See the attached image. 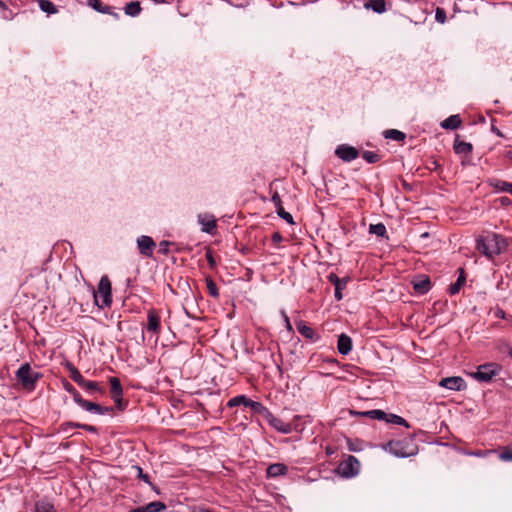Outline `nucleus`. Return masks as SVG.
Instances as JSON below:
<instances>
[{
	"mask_svg": "<svg viewBox=\"0 0 512 512\" xmlns=\"http://www.w3.org/2000/svg\"><path fill=\"white\" fill-rule=\"evenodd\" d=\"M508 243L502 235L492 233L485 238L477 239L476 248L489 259L501 254L507 249Z\"/></svg>",
	"mask_w": 512,
	"mask_h": 512,
	"instance_id": "nucleus-1",
	"label": "nucleus"
},
{
	"mask_svg": "<svg viewBox=\"0 0 512 512\" xmlns=\"http://www.w3.org/2000/svg\"><path fill=\"white\" fill-rule=\"evenodd\" d=\"M386 450L397 457H411L417 454L418 446L413 437H406L401 440H391L387 443Z\"/></svg>",
	"mask_w": 512,
	"mask_h": 512,
	"instance_id": "nucleus-2",
	"label": "nucleus"
},
{
	"mask_svg": "<svg viewBox=\"0 0 512 512\" xmlns=\"http://www.w3.org/2000/svg\"><path fill=\"white\" fill-rule=\"evenodd\" d=\"M95 305L100 308H109L112 304V286L107 275H103L97 286V290L93 291Z\"/></svg>",
	"mask_w": 512,
	"mask_h": 512,
	"instance_id": "nucleus-3",
	"label": "nucleus"
},
{
	"mask_svg": "<svg viewBox=\"0 0 512 512\" xmlns=\"http://www.w3.org/2000/svg\"><path fill=\"white\" fill-rule=\"evenodd\" d=\"M502 365L496 362H488L477 367L475 372L469 375L478 382L489 383L502 371Z\"/></svg>",
	"mask_w": 512,
	"mask_h": 512,
	"instance_id": "nucleus-4",
	"label": "nucleus"
},
{
	"mask_svg": "<svg viewBox=\"0 0 512 512\" xmlns=\"http://www.w3.org/2000/svg\"><path fill=\"white\" fill-rule=\"evenodd\" d=\"M41 378L39 372H34L29 363H25L16 371V379L26 390H34L36 382Z\"/></svg>",
	"mask_w": 512,
	"mask_h": 512,
	"instance_id": "nucleus-5",
	"label": "nucleus"
},
{
	"mask_svg": "<svg viewBox=\"0 0 512 512\" xmlns=\"http://www.w3.org/2000/svg\"><path fill=\"white\" fill-rule=\"evenodd\" d=\"M360 470V462L353 455H348L344 460H342L337 468L336 472L340 476L344 478H351L356 476Z\"/></svg>",
	"mask_w": 512,
	"mask_h": 512,
	"instance_id": "nucleus-6",
	"label": "nucleus"
},
{
	"mask_svg": "<svg viewBox=\"0 0 512 512\" xmlns=\"http://www.w3.org/2000/svg\"><path fill=\"white\" fill-rule=\"evenodd\" d=\"M335 154L344 162H351L359 157V151L355 147L346 144L337 146Z\"/></svg>",
	"mask_w": 512,
	"mask_h": 512,
	"instance_id": "nucleus-7",
	"label": "nucleus"
},
{
	"mask_svg": "<svg viewBox=\"0 0 512 512\" xmlns=\"http://www.w3.org/2000/svg\"><path fill=\"white\" fill-rule=\"evenodd\" d=\"M439 385L443 388L453 390V391H461L466 389V382L460 376H452L446 377L440 380Z\"/></svg>",
	"mask_w": 512,
	"mask_h": 512,
	"instance_id": "nucleus-8",
	"label": "nucleus"
},
{
	"mask_svg": "<svg viewBox=\"0 0 512 512\" xmlns=\"http://www.w3.org/2000/svg\"><path fill=\"white\" fill-rule=\"evenodd\" d=\"M139 252L145 257H152L156 244L150 236L142 235L137 239Z\"/></svg>",
	"mask_w": 512,
	"mask_h": 512,
	"instance_id": "nucleus-9",
	"label": "nucleus"
},
{
	"mask_svg": "<svg viewBox=\"0 0 512 512\" xmlns=\"http://www.w3.org/2000/svg\"><path fill=\"white\" fill-rule=\"evenodd\" d=\"M147 330L152 332L153 334L158 335L161 330L160 325V315L158 311L154 308H151L147 312Z\"/></svg>",
	"mask_w": 512,
	"mask_h": 512,
	"instance_id": "nucleus-10",
	"label": "nucleus"
},
{
	"mask_svg": "<svg viewBox=\"0 0 512 512\" xmlns=\"http://www.w3.org/2000/svg\"><path fill=\"white\" fill-rule=\"evenodd\" d=\"M296 327L298 332L309 341L317 342L320 339V335L312 327L307 325L305 321L300 320L296 322Z\"/></svg>",
	"mask_w": 512,
	"mask_h": 512,
	"instance_id": "nucleus-11",
	"label": "nucleus"
},
{
	"mask_svg": "<svg viewBox=\"0 0 512 512\" xmlns=\"http://www.w3.org/2000/svg\"><path fill=\"white\" fill-rule=\"evenodd\" d=\"M453 150L456 154L462 155L465 158H468L473 151V146L469 142L460 140L459 135L456 134L454 144H453Z\"/></svg>",
	"mask_w": 512,
	"mask_h": 512,
	"instance_id": "nucleus-12",
	"label": "nucleus"
},
{
	"mask_svg": "<svg viewBox=\"0 0 512 512\" xmlns=\"http://www.w3.org/2000/svg\"><path fill=\"white\" fill-rule=\"evenodd\" d=\"M77 404L80 405L86 411L94 412L101 415L113 412V407H103L100 404L90 402L83 398H81V400Z\"/></svg>",
	"mask_w": 512,
	"mask_h": 512,
	"instance_id": "nucleus-13",
	"label": "nucleus"
},
{
	"mask_svg": "<svg viewBox=\"0 0 512 512\" xmlns=\"http://www.w3.org/2000/svg\"><path fill=\"white\" fill-rule=\"evenodd\" d=\"M198 222L202 225V231L213 234L216 230V219L211 214H199Z\"/></svg>",
	"mask_w": 512,
	"mask_h": 512,
	"instance_id": "nucleus-14",
	"label": "nucleus"
},
{
	"mask_svg": "<svg viewBox=\"0 0 512 512\" xmlns=\"http://www.w3.org/2000/svg\"><path fill=\"white\" fill-rule=\"evenodd\" d=\"M413 289L418 294H426L431 289V282L428 276L422 275L412 281Z\"/></svg>",
	"mask_w": 512,
	"mask_h": 512,
	"instance_id": "nucleus-15",
	"label": "nucleus"
},
{
	"mask_svg": "<svg viewBox=\"0 0 512 512\" xmlns=\"http://www.w3.org/2000/svg\"><path fill=\"white\" fill-rule=\"evenodd\" d=\"M87 3L90 7L99 13L112 15L116 19L119 18V14L114 12V7L103 5L100 0H87Z\"/></svg>",
	"mask_w": 512,
	"mask_h": 512,
	"instance_id": "nucleus-16",
	"label": "nucleus"
},
{
	"mask_svg": "<svg viewBox=\"0 0 512 512\" xmlns=\"http://www.w3.org/2000/svg\"><path fill=\"white\" fill-rule=\"evenodd\" d=\"M337 349L341 355L349 354L352 350V339L344 333L339 335Z\"/></svg>",
	"mask_w": 512,
	"mask_h": 512,
	"instance_id": "nucleus-17",
	"label": "nucleus"
},
{
	"mask_svg": "<svg viewBox=\"0 0 512 512\" xmlns=\"http://www.w3.org/2000/svg\"><path fill=\"white\" fill-rule=\"evenodd\" d=\"M288 468L283 463H274L267 467L266 475L268 478H275L286 475Z\"/></svg>",
	"mask_w": 512,
	"mask_h": 512,
	"instance_id": "nucleus-18",
	"label": "nucleus"
},
{
	"mask_svg": "<svg viewBox=\"0 0 512 512\" xmlns=\"http://www.w3.org/2000/svg\"><path fill=\"white\" fill-rule=\"evenodd\" d=\"M166 509V505L161 501H153L146 506L138 507L129 512H161Z\"/></svg>",
	"mask_w": 512,
	"mask_h": 512,
	"instance_id": "nucleus-19",
	"label": "nucleus"
},
{
	"mask_svg": "<svg viewBox=\"0 0 512 512\" xmlns=\"http://www.w3.org/2000/svg\"><path fill=\"white\" fill-rule=\"evenodd\" d=\"M462 125V120L458 114L451 115L441 122V127L447 130L458 129Z\"/></svg>",
	"mask_w": 512,
	"mask_h": 512,
	"instance_id": "nucleus-20",
	"label": "nucleus"
},
{
	"mask_svg": "<svg viewBox=\"0 0 512 512\" xmlns=\"http://www.w3.org/2000/svg\"><path fill=\"white\" fill-rule=\"evenodd\" d=\"M458 278L456 280V282L452 283L450 286H449V293L450 295H456L461 287L464 285L465 281H466V275H465V271L463 268H459L458 269Z\"/></svg>",
	"mask_w": 512,
	"mask_h": 512,
	"instance_id": "nucleus-21",
	"label": "nucleus"
},
{
	"mask_svg": "<svg viewBox=\"0 0 512 512\" xmlns=\"http://www.w3.org/2000/svg\"><path fill=\"white\" fill-rule=\"evenodd\" d=\"M350 413L353 415L368 417V418L377 419V420H381L386 417V413L380 409H374V410L362 411V412L350 411Z\"/></svg>",
	"mask_w": 512,
	"mask_h": 512,
	"instance_id": "nucleus-22",
	"label": "nucleus"
},
{
	"mask_svg": "<svg viewBox=\"0 0 512 512\" xmlns=\"http://www.w3.org/2000/svg\"><path fill=\"white\" fill-rule=\"evenodd\" d=\"M269 424L281 433L287 434L291 432V425L283 422L280 418L271 416Z\"/></svg>",
	"mask_w": 512,
	"mask_h": 512,
	"instance_id": "nucleus-23",
	"label": "nucleus"
},
{
	"mask_svg": "<svg viewBox=\"0 0 512 512\" xmlns=\"http://www.w3.org/2000/svg\"><path fill=\"white\" fill-rule=\"evenodd\" d=\"M364 7L381 14L386 11V0H368L365 2Z\"/></svg>",
	"mask_w": 512,
	"mask_h": 512,
	"instance_id": "nucleus-24",
	"label": "nucleus"
},
{
	"mask_svg": "<svg viewBox=\"0 0 512 512\" xmlns=\"http://www.w3.org/2000/svg\"><path fill=\"white\" fill-rule=\"evenodd\" d=\"M68 428H79V429H83V430L91 432V433L98 432V429L95 426L77 423V422H66V423H63L61 426V429L63 431H67Z\"/></svg>",
	"mask_w": 512,
	"mask_h": 512,
	"instance_id": "nucleus-25",
	"label": "nucleus"
},
{
	"mask_svg": "<svg viewBox=\"0 0 512 512\" xmlns=\"http://www.w3.org/2000/svg\"><path fill=\"white\" fill-rule=\"evenodd\" d=\"M489 185L492 186L496 191L512 194V183L510 182L502 180H490Z\"/></svg>",
	"mask_w": 512,
	"mask_h": 512,
	"instance_id": "nucleus-26",
	"label": "nucleus"
},
{
	"mask_svg": "<svg viewBox=\"0 0 512 512\" xmlns=\"http://www.w3.org/2000/svg\"><path fill=\"white\" fill-rule=\"evenodd\" d=\"M65 367L70 373V378L80 386L85 378L81 375L79 370L71 362H66Z\"/></svg>",
	"mask_w": 512,
	"mask_h": 512,
	"instance_id": "nucleus-27",
	"label": "nucleus"
},
{
	"mask_svg": "<svg viewBox=\"0 0 512 512\" xmlns=\"http://www.w3.org/2000/svg\"><path fill=\"white\" fill-rule=\"evenodd\" d=\"M125 14L131 17L138 16L141 11V3L139 1H131L124 8Z\"/></svg>",
	"mask_w": 512,
	"mask_h": 512,
	"instance_id": "nucleus-28",
	"label": "nucleus"
},
{
	"mask_svg": "<svg viewBox=\"0 0 512 512\" xmlns=\"http://www.w3.org/2000/svg\"><path fill=\"white\" fill-rule=\"evenodd\" d=\"M109 383L111 397H119L120 395H123L122 385L117 377H110Z\"/></svg>",
	"mask_w": 512,
	"mask_h": 512,
	"instance_id": "nucleus-29",
	"label": "nucleus"
},
{
	"mask_svg": "<svg viewBox=\"0 0 512 512\" xmlns=\"http://www.w3.org/2000/svg\"><path fill=\"white\" fill-rule=\"evenodd\" d=\"M382 420L387 423L402 425L406 428H410V424L404 418H402L401 416H398L396 414H387L386 413V417Z\"/></svg>",
	"mask_w": 512,
	"mask_h": 512,
	"instance_id": "nucleus-30",
	"label": "nucleus"
},
{
	"mask_svg": "<svg viewBox=\"0 0 512 512\" xmlns=\"http://www.w3.org/2000/svg\"><path fill=\"white\" fill-rule=\"evenodd\" d=\"M80 386L90 393H93V392L103 393L104 392L103 388L96 381H89V380L84 379L83 383H81Z\"/></svg>",
	"mask_w": 512,
	"mask_h": 512,
	"instance_id": "nucleus-31",
	"label": "nucleus"
},
{
	"mask_svg": "<svg viewBox=\"0 0 512 512\" xmlns=\"http://www.w3.org/2000/svg\"><path fill=\"white\" fill-rule=\"evenodd\" d=\"M383 135L386 139H391L395 141H403L406 138L405 133L396 129H388L383 132Z\"/></svg>",
	"mask_w": 512,
	"mask_h": 512,
	"instance_id": "nucleus-32",
	"label": "nucleus"
},
{
	"mask_svg": "<svg viewBox=\"0 0 512 512\" xmlns=\"http://www.w3.org/2000/svg\"><path fill=\"white\" fill-rule=\"evenodd\" d=\"M369 233L375 234L379 237H387V230L383 223L370 224Z\"/></svg>",
	"mask_w": 512,
	"mask_h": 512,
	"instance_id": "nucleus-33",
	"label": "nucleus"
},
{
	"mask_svg": "<svg viewBox=\"0 0 512 512\" xmlns=\"http://www.w3.org/2000/svg\"><path fill=\"white\" fill-rule=\"evenodd\" d=\"M62 386L63 388L65 389V391H67L68 393H70L72 396H73V399L76 403H78L82 396L80 395V393L73 387V385L67 381V380H64L62 382Z\"/></svg>",
	"mask_w": 512,
	"mask_h": 512,
	"instance_id": "nucleus-34",
	"label": "nucleus"
},
{
	"mask_svg": "<svg viewBox=\"0 0 512 512\" xmlns=\"http://www.w3.org/2000/svg\"><path fill=\"white\" fill-rule=\"evenodd\" d=\"M39 6L42 11L48 14H54L57 12L56 6L49 0H38Z\"/></svg>",
	"mask_w": 512,
	"mask_h": 512,
	"instance_id": "nucleus-35",
	"label": "nucleus"
},
{
	"mask_svg": "<svg viewBox=\"0 0 512 512\" xmlns=\"http://www.w3.org/2000/svg\"><path fill=\"white\" fill-rule=\"evenodd\" d=\"M205 282H206V287H207V290H208V293L210 294V296L217 299L219 297V291H218L216 283L210 277H206Z\"/></svg>",
	"mask_w": 512,
	"mask_h": 512,
	"instance_id": "nucleus-36",
	"label": "nucleus"
},
{
	"mask_svg": "<svg viewBox=\"0 0 512 512\" xmlns=\"http://www.w3.org/2000/svg\"><path fill=\"white\" fill-rule=\"evenodd\" d=\"M348 281H349V278H346V277H345V278H342V279H341V282H340V283H338V284H336V285H335V293H334V296H335V299H336L337 301L342 300V298H343L342 290H344V289L346 288V285H347Z\"/></svg>",
	"mask_w": 512,
	"mask_h": 512,
	"instance_id": "nucleus-37",
	"label": "nucleus"
},
{
	"mask_svg": "<svg viewBox=\"0 0 512 512\" xmlns=\"http://www.w3.org/2000/svg\"><path fill=\"white\" fill-rule=\"evenodd\" d=\"M362 158L368 163H376L381 159V156L373 151H363Z\"/></svg>",
	"mask_w": 512,
	"mask_h": 512,
	"instance_id": "nucleus-38",
	"label": "nucleus"
},
{
	"mask_svg": "<svg viewBox=\"0 0 512 512\" xmlns=\"http://www.w3.org/2000/svg\"><path fill=\"white\" fill-rule=\"evenodd\" d=\"M35 512H55V508L48 502H37L35 504Z\"/></svg>",
	"mask_w": 512,
	"mask_h": 512,
	"instance_id": "nucleus-39",
	"label": "nucleus"
},
{
	"mask_svg": "<svg viewBox=\"0 0 512 512\" xmlns=\"http://www.w3.org/2000/svg\"><path fill=\"white\" fill-rule=\"evenodd\" d=\"M246 400H247V397L244 396V395L236 396L234 398H231L228 401L227 406L228 407H235V406H238L240 404L245 405Z\"/></svg>",
	"mask_w": 512,
	"mask_h": 512,
	"instance_id": "nucleus-40",
	"label": "nucleus"
},
{
	"mask_svg": "<svg viewBox=\"0 0 512 512\" xmlns=\"http://www.w3.org/2000/svg\"><path fill=\"white\" fill-rule=\"evenodd\" d=\"M276 213L278 214V216L280 218L285 220L287 223L294 224L292 215L289 212L285 211L283 207H281L280 209H277Z\"/></svg>",
	"mask_w": 512,
	"mask_h": 512,
	"instance_id": "nucleus-41",
	"label": "nucleus"
},
{
	"mask_svg": "<svg viewBox=\"0 0 512 512\" xmlns=\"http://www.w3.org/2000/svg\"><path fill=\"white\" fill-rule=\"evenodd\" d=\"M134 468L137 470V477L143 480L144 482L148 483L153 488V490L158 492L156 487L150 482L149 476L143 473L142 468L140 466H134Z\"/></svg>",
	"mask_w": 512,
	"mask_h": 512,
	"instance_id": "nucleus-42",
	"label": "nucleus"
},
{
	"mask_svg": "<svg viewBox=\"0 0 512 512\" xmlns=\"http://www.w3.org/2000/svg\"><path fill=\"white\" fill-rule=\"evenodd\" d=\"M270 192H271V201L273 202L276 210L280 209L282 206V201L279 193L277 191L272 192V185H270Z\"/></svg>",
	"mask_w": 512,
	"mask_h": 512,
	"instance_id": "nucleus-43",
	"label": "nucleus"
},
{
	"mask_svg": "<svg viewBox=\"0 0 512 512\" xmlns=\"http://www.w3.org/2000/svg\"><path fill=\"white\" fill-rule=\"evenodd\" d=\"M446 11L443 8L437 7L435 11V19L437 22L443 24L446 21Z\"/></svg>",
	"mask_w": 512,
	"mask_h": 512,
	"instance_id": "nucleus-44",
	"label": "nucleus"
},
{
	"mask_svg": "<svg viewBox=\"0 0 512 512\" xmlns=\"http://www.w3.org/2000/svg\"><path fill=\"white\" fill-rule=\"evenodd\" d=\"M499 458L502 461H512V448L505 447L502 452L499 454Z\"/></svg>",
	"mask_w": 512,
	"mask_h": 512,
	"instance_id": "nucleus-45",
	"label": "nucleus"
},
{
	"mask_svg": "<svg viewBox=\"0 0 512 512\" xmlns=\"http://www.w3.org/2000/svg\"><path fill=\"white\" fill-rule=\"evenodd\" d=\"M172 244L173 243L166 241V240L161 241L159 243V253H161L163 255H167L169 253V247Z\"/></svg>",
	"mask_w": 512,
	"mask_h": 512,
	"instance_id": "nucleus-46",
	"label": "nucleus"
},
{
	"mask_svg": "<svg viewBox=\"0 0 512 512\" xmlns=\"http://www.w3.org/2000/svg\"><path fill=\"white\" fill-rule=\"evenodd\" d=\"M245 406L250 407L254 411H259L263 407L260 402L253 401L249 398H247Z\"/></svg>",
	"mask_w": 512,
	"mask_h": 512,
	"instance_id": "nucleus-47",
	"label": "nucleus"
},
{
	"mask_svg": "<svg viewBox=\"0 0 512 512\" xmlns=\"http://www.w3.org/2000/svg\"><path fill=\"white\" fill-rule=\"evenodd\" d=\"M205 256L210 268L214 269L216 267V261L214 259L211 249H207Z\"/></svg>",
	"mask_w": 512,
	"mask_h": 512,
	"instance_id": "nucleus-48",
	"label": "nucleus"
},
{
	"mask_svg": "<svg viewBox=\"0 0 512 512\" xmlns=\"http://www.w3.org/2000/svg\"><path fill=\"white\" fill-rule=\"evenodd\" d=\"M494 450H477L474 452H470L469 455H473L476 457H486L488 454L494 453Z\"/></svg>",
	"mask_w": 512,
	"mask_h": 512,
	"instance_id": "nucleus-49",
	"label": "nucleus"
},
{
	"mask_svg": "<svg viewBox=\"0 0 512 512\" xmlns=\"http://www.w3.org/2000/svg\"><path fill=\"white\" fill-rule=\"evenodd\" d=\"M114 402H115V406L118 410H123L124 409V402H123V395H120L119 397H112Z\"/></svg>",
	"mask_w": 512,
	"mask_h": 512,
	"instance_id": "nucleus-50",
	"label": "nucleus"
},
{
	"mask_svg": "<svg viewBox=\"0 0 512 512\" xmlns=\"http://www.w3.org/2000/svg\"><path fill=\"white\" fill-rule=\"evenodd\" d=\"M328 281L333 284L334 286L341 282L342 278H339L335 273H330L327 276Z\"/></svg>",
	"mask_w": 512,
	"mask_h": 512,
	"instance_id": "nucleus-51",
	"label": "nucleus"
},
{
	"mask_svg": "<svg viewBox=\"0 0 512 512\" xmlns=\"http://www.w3.org/2000/svg\"><path fill=\"white\" fill-rule=\"evenodd\" d=\"M283 240L282 235L279 232H275L272 235V243L278 245Z\"/></svg>",
	"mask_w": 512,
	"mask_h": 512,
	"instance_id": "nucleus-52",
	"label": "nucleus"
},
{
	"mask_svg": "<svg viewBox=\"0 0 512 512\" xmlns=\"http://www.w3.org/2000/svg\"><path fill=\"white\" fill-rule=\"evenodd\" d=\"M491 131L499 137H504V134L494 125H491Z\"/></svg>",
	"mask_w": 512,
	"mask_h": 512,
	"instance_id": "nucleus-53",
	"label": "nucleus"
},
{
	"mask_svg": "<svg viewBox=\"0 0 512 512\" xmlns=\"http://www.w3.org/2000/svg\"><path fill=\"white\" fill-rule=\"evenodd\" d=\"M284 319H285V323H286V328L288 329V331H292L293 330L292 325L290 323L289 317L286 314H284Z\"/></svg>",
	"mask_w": 512,
	"mask_h": 512,
	"instance_id": "nucleus-54",
	"label": "nucleus"
},
{
	"mask_svg": "<svg viewBox=\"0 0 512 512\" xmlns=\"http://www.w3.org/2000/svg\"><path fill=\"white\" fill-rule=\"evenodd\" d=\"M503 155L505 158L512 160V149L504 151Z\"/></svg>",
	"mask_w": 512,
	"mask_h": 512,
	"instance_id": "nucleus-55",
	"label": "nucleus"
},
{
	"mask_svg": "<svg viewBox=\"0 0 512 512\" xmlns=\"http://www.w3.org/2000/svg\"><path fill=\"white\" fill-rule=\"evenodd\" d=\"M0 9H2L4 11H8L7 5L1 0H0Z\"/></svg>",
	"mask_w": 512,
	"mask_h": 512,
	"instance_id": "nucleus-56",
	"label": "nucleus"
},
{
	"mask_svg": "<svg viewBox=\"0 0 512 512\" xmlns=\"http://www.w3.org/2000/svg\"><path fill=\"white\" fill-rule=\"evenodd\" d=\"M326 362L331 363V364H339V362L334 358H329L326 360Z\"/></svg>",
	"mask_w": 512,
	"mask_h": 512,
	"instance_id": "nucleus-57",
	"label": "nucleus"
},
{
	"mask_svg": "<svg viewBox=\"0 0 512 512\" xmlns=\"http://www.w3.org/2000/svg\"><path fill=\"white\" fill-rule=\"evenodd\" d=\"M509 201H510V200H509V198H507V197H502V198H501V203H502L503 205H506Z\"/></svg>",
	"mask_w": 512,
	"mask_h": 512,
	"instance_id": "nucleus-58",
	"label": "nucleus"
},
{
	"mask_svg": "<svg viewBox=\"0 0 512 512\" xmlns=\"http://www.w3.org/2000/svg\"><path fill=\"white\" fill-rule=\"evenodd\" d=\"M508 355L512 358V346L506 345Z\"/></svg>",
	"mask_w": 512,
	"mask_h": 512,
	"instance_id": "nucleus-59",
	"label": "nucleus"
},
{
	"mask_svg": "<svg viewBox=\"0 0 512 512\" xmlns=\"http://www.w3.org/2000/svg\"><path fill=\"white\" fill-rule=\"evenodd\" d=\"M154 3L156 4H162V3H165L166 0H152Z\"/></svg>",
	"mask_w": 512,
	"mask_h": 512,
	"instance_id": "nucleus-60",
	"label": "nucleus"
},
{
	"mask_svg": "<svg viewBox=\"0 0 512 512\" xmlns=\"http://www.w3.org/2000/svg\"><path fill=\"white\" fill-rule=\"evenodd\" d=\"M3 18H4V19H10V18H11V16H9V15H7V14H4V15H3Z\"/></svg>",
	"mask_w": 512,
	"mask_h": 512,
	"instance_id": "nucleus-61",
	"label": "nucleus"
},
{
	"mask_svg": "<svg viewBox=\"0 0 512 512\" xmlns=\"http://www.w3.org/2000/svg\"><path fill=\"white\" fill-rule=\"evenodd\" d=\"M499 316L504 317V311H500Z\"/></svg>",
	"mask_w": 512,
	"mask_h": 512,
	"instance_id": "nucleus-62",
	"label": "nucleus"
},
{
	"mask_svg": "<svg viewBox=\"0 0 512 512\" xmlns=\"http://www.w3.org/2000/svg\"><path fill=\"white\" fill-rule=\"evenodd\" d=\"M499 316L504 317V311H500Z\"/></svg>",
	"mask_w": 512,
	"mask_h": 512,
	"instance_id": "nucleus-63",
	"label": "nucleus"
}]
</instances>
